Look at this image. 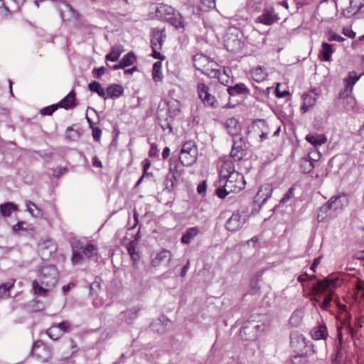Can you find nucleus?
Returning a JSON list of instances; mask_svg holds the SVG:
<instances>
[{
    "label": "nucleus",
    "mask_w": 364,
    "mask_h": 364,
    "mask_svg": "<svg viewBox=\"0 0 364 364\" xmlns=\"http://www.w3.org/2000/svg\"><path fill=\"white\" fill-rule=\"evenodd\" d=\"M344 107L347 110H352L356 105V101L354 97L348 96L343 102Z\"/></svg>",
    "instance_id": "37998d69"
},
{
    "label": "nucleus",
    "mask_w": 364,
    "mask_h": 364,
    "mask_svg": "<svg viewBox=\"0 0 364 364\" xmlns=\"http://www.w3.org/2000/svg\"><path fill=\"white\" fill-rule=\"evenodd\" d=\"M68 168L66 167H62L54 171L53 176L56 178L60 177V176L68 172Z\"/></svg>",
    "instance_id": "4d7b16f0"
},
{
    "label": "nucleus",
    "mask_w": 364,
    "mask_h": 364,
    "mask_svg": "<svg viewBox=\"0 0 364 364\" xmlns=\"http://www.w3.org/2000/svg\"><path fill=\"white\" fill-rule=\"evenodd\" d=\"M18 210L17 205L7 202L0 205V213L4 218L10 217L14 212Z\"/></svg>",
    "instance_id": "5701e85b"
},
{
    "label": "nucleus",
    "mask_w": 364,
    "mask_h": 364,
    "mask_svg": "<svg viewBox=\"0 0 364 364\" xmlns=\"http://www.w3.org/2000/svg\"><path fill=\"white\" fill-rule=\"evenodd\" d=\"M123 52V46L116 45L112 48L110 53L105 56V58L108 61L115 62L119 59Z\"/></svg>",
    "instance_id": "a878e982"
},
{
    "label": "nucleus",
    "mask_w": 364,
    "mask_h": 364,
    "mask_svg": "<svg viewBox=\"0 0 364 364\" xmlns=\"http://www.w3.org/2000/svg\"><path fill=\"white\" fill-rule=\"evenodd\" d=\"M360 76H357L355 75H352L350 73L348 78H346V89L351 91L353 90V85L356 83V82L359 80Z\"/></svg>",
    "instance_id": "58836bf2"
},
{
    "label": "nucleus",
    "mask_w": 364,
    "mask_h": 364,
    "mask_svg": "<svg viewBox=\"0 0 364 364\" xmlns=\"http://www.w3.org/2000/svg\"><path fill=\"white\" fill-rule=\"evenodd\" d=\"M291 362L293 364H305L306 358L301 354H298L291 358Z\"/></svg>",
    "instance_id": "09e8293b"
},
{
    "label": "nucleus",
    "mask_w": 364,
    "mask_h": 364,
    "mask_svg": "<svg viewBox=\"0 0 364 364\" xmlns=\"http://www.w3.org/2000/svg\"><path fill=\"white\" fill-rule=\"evenodd\" d=\"M58 105L56 104L44 107L41 110V114L43 115H51L58 109Z\"/></svg>",
    "instance_id": "c03bdc74"
},
{
    "label": "nucleus",
    "mask_w": 364,
    "mask_h": 364,
    "mask_svg": "<svg viewBox=\"0 0 364 364\" xmlns=\"http://www.w3.org/2000/svg\"><path fill=\"white\" fill-rule=\"evenodd\" d=\"M203 6L208 8H214L215 6V0H200Z\"/></svg>",
    "instance_id": "052dcab7"
},
{
    "label": "nucleus",
    "mask_w": 364,
    "mask_h": 364,
    "mask_svg": "<svg viewBox=\"0 0 364 364\" xmlns=\"http://www.w3.org/2000/svg\"><path fill=\"white\" fill-rule=\"evenodd\" d=\"M301 321V316L300 312L294 311L290 318V323L292 325L297 326Z\"/></svg>",
    "instance_id": "de8ad7c7"
},
{
    "label": "nucleus",
    "mask_w": 364,
    "mask_h": 364,
    "mask_svg": "<svg viewBox=\"0 0 364 364\" xmlns=\"http://www.w3.org/2000/svg\"><path fill=\"white\" fill-rule=\"evenodd\" d=\"M290 346L295 352H302L307 346L305 337L298 331H293L290 333Z\"/></svg>",
    "instance_id": "9d476101"
},
{
    "label": "nucleus",
    "mask_w": 364,
    "mask_h": 364,
    "mask_svg": "<svg viewBox=\"0 0 364 364\" xmlns=\"http://www.w3.org/2000/svg\"><path fill=\"white\" fill-rule=\"evenodd\" d=\"M220 185L215 194L220 198H225L230 193H237L245 188L244 176L235 171L232 160L224 161L220 171Z\"/></svg>",
    "instance_id": "f257e3e1"
},
{
    "label": "nucleus",
    "mask_w": 364,
    "mask_h": 364,
    "mask_svg": "<svg viewBox=\"0 0 364 364\" xmlns=\"http://www.w3.org/2000/svg\"><path fill=\"white\" fill-rule=\"evenodd\" d=\"M159 150L157 149V146L155 144H151L150 150L149 151V156L150 157H154L158 155Z\"/></svg>",
    "instance_id": "13d9d810"
},
{
    "label": "nucleus",
    "mask_w": 364,
    "mask_h": 364,
    "mask_svg": "<svg viewBox=\"0 0 364 364\" xmlns=\"http://www.w3.org/2000/svg\"><path fill=\"white\" fill-rule=\"evenodd\" d=\"M197 191L199 194L203 195L206 191V181H203L200 183L198 184L197 187Z\"/></svg>",
    "instance_id": "6e6d98bb"
},
{
    "label": "nucleus",
    "mask_w": 364,
    "mask_h": 364,
    "mask_svg": "<svg viewBox=\"0 0 364 364\" xmlns=\"http://www.w3.org/2000/svg\"><path fill=\"white\" fill-rule=\"evenodd\" d=\"M165 38L166 34L164 33V31H154L151 40L152 49H161Z\"/></svg>",
    "instance_id": "6ab92c4d"
},
{
    "label": "nucleus",
    "mask_w": 364,
    "mask_h": 364,
    "mask_svg": "<svg viewBox=\"0 0 364 364\" xmlns=\"http://www.w3.org/2000/svg\"><path fill=\"white\" fill-rule=\"evenodd\" d=\"M75 92L74 91H71L58 105L59 107H63L65 109L73 108L75 106Z\"/></svg>",
    "instance_id": "bb28decb"
},
{
    "label": "nucleus",
    "mask_w": 364,
    "mask_h": 364,
    "mask_svg": "<svg viewBox=\"0 0 364 364\" xmlns=\"http://www.w3.org/2000/svg\"><path fill=\"white\" fill-rule=\"evenodd\" d=\"M343 33L350 38H353L355 36V33L349 28H343Z\"/></svg>",
    "instance_id": "bf43d9fd"
},
{
    "label": "nucleus",
    "mask_w": 364,
    "mask_h": 364,
    "mask_svg": "<svg viewBox=\"0 0 364 364\" xmlns=\"http://www.w3.org/2000/svg\"><path fill=\"white\" fill-rule=\"evenodd\" d=\"M186 10L188 16H191L193 15L199 16L201 11V9L199 6L192 3L186 4Z\"/></svg>",
    "instance_id": "e433bc0d"
},
{
    "label": "nucleus",
    "mask_w": 364,
    "mask_h": 364,
    "mask_svg": "<svg viewBox=\"0 0 364 364\" xmlns=\"http://www.w3.org/2000/svg\"><path fill=\"white\" fill-rule=\"evenodd\" d=\"M303 100L304 102L301 106V109L306 112L315 104L316 99L315 97V95L307 93L303 95Z\"/></svg>",
    "instance_id": "cd10ccee"
},
{
    "label": "nucleus",
    "mask_w": 364,
    "mask_h": 364,
    "mask_svg": "<svg viewBox=\"0 0 364 364\" xmlns=\"http://www.w3.org/2000/svg\"><path fill=\"white\" fill-rule=\"evenodd\" d=\"M136 60V56L133 52H129L127 54L123 56V58L121 59L122 63L124 65V66L128 67L134 63V62Z\"/></svg>",
    "instance_id": "4c0bfd02"
},
{
    "label": "nucleus",
    "mask_w": 364,
    "mask_h": 364,
    "mask_svg": "<svg viewBox=\"0 0 364 364\" xmlns=\"http://www.w3.org/2000/svg\"><path fill=\"white\" fill-rule=\"evenodd\" d=\"M171 23L176 28H181L182 27V21L181 19L171 18Z\"/></svg>",
    "instance_id": "338daca9"
},
{
    "label": "nucleus",
    "mask_w": 364,
    "mask_h": 364,
    "mask_svg": "<svg viewBox=\"0 0 364 364\" xmlns=\"http://www.w3.org/2000/svg\"><path fill=\"white\" fill-rule=\"evenodd\" d=\"M240 335L241 338L244 340H255L257 338V333H254L253 330L250 331H247L246 333H242L240 331Z\"/></svg>",
    "instance_id": "49530a36"
},
{
    "label": "nucleus",
    "mask_w": 364,
    "mask_h": 364,
    "mask_svg": "<svg viewBox=\"0 0 364 364\" xmlns=\"http://www.w3.org/2000/svg\"><path fill=\"white\" fill-rule=\"evenodd\" d=\"M300 167L304 173H310L314 168V161L312 159L304 158L301 160Z\"/></svg>",
    "instance_id": "f704fd0d"
},
{
    "label": "nucleus",
    "mask_w": 364,
    "mask_h": 364,
    "mask_svg": "<svg viewBox=\"0 0 364 364\" xmlns=\"http://www.w3.org/2000/svg\"><path fill=\"white\" fill-rule=\"evenodd\" d=\"M227 91L231 97L238 95H247L250 94V90L242 82L237 83L233 86H229L227 88Z\"/></svg>",
    "instance_id": "2eb2a0df"
},
{
    "label": "nucleus",
    "mask_w": 364,
    "mask_h": 364,
    "mask_svg": "<svg viewBox=\"0 0 364 364\" xmlns=\"http://www.w3.org/2000/svg\"><path fill=\"white\" fill-rule=\"evenodd\" d=\"M267 328L268 325L264 321H259L255 322L254 319H252L251 321H248L247 323L241 328V332L242 333H246L247 331L253 330L254 333H257L258 336L259 333L264 331Z\"/></svg>",
    "instance_id": "f8f14e48"
},
{
    "label": "nucleus",
    "mask_w": 364,
    "mask_h": 364,
    "mask_svg": "<svg viewBox=\"0 0 364 364\" xmlns=\"http://www.w3.org/2000/svg\"><path fill=\"white\" fill-rule=\"evenodd\" d=\"M169 323H171V321L164 316H162L153 321L151 323L150 327L153 331L158 333H164Z\"/></svg>",
    "instance_id": "4468645a"
},
{
    "label": "nucleus",
    "mask_w": 364,
    "mask_h": 364,
    "mask_svg": "<svg viewBox=\"0 0 364 364\" xmlns=\"http://www.w3.org/2000/svg\"><path fill=\"white\" fill-rule=\"evenodd\" d=\"M152 77L154 81L159 82L162 79L161 62L156 61L153 65Z\"/></svg>",
    "instance_id": "c9c22d12"
},
{
    "label": "nucleus",
    "mask_w": 364,
    "mask_h": 364,
    "mask_svg": "<svg viewBox=\"0 0 364 364\" xmlns=\"http://www.w3.org/2000/svg\"><path fill=\"white\" fill-rule=\"evenodd\" d=\"M139 311V309H132L128 311H127L124 313V316H126L125 320L127 322H130L132 320L135 319L138 316V312Z\"/></svg>",
    "instance_id": "79ce46f5"
},
{
    "label": "nucleus",
    "mask_w": 364,
    "mask_h": 364,
    "mask_svg": "<svg viewBox=\"0 0 364 364\" xmlns=\"http://www.w3.org/2000/svg\"><path fill=\"white\" fill-rule=\"evenodd\" d=\"M294 191V188L293 187L289 188L282 198L280 200V203L284 204L287 203L293 197Z\"/></svg>",
    "instance_id": "a18cd8bd"
},
{
    "label": "nucleus",
    "mask_w": 364,
    "mask_h": 364,
    "mask_svg": "<svg viewBox=\"0 0 364 364\" xmlns=\"http://www.w3.org/2000/svg\"><path fill=\"white\" fill-rule=\"evenodd\" d=\"M322 50L321 52V58L323 61H329L331 58V55L334 53V50L332 48V45L327 43H322L321 45Z\"/></svg>",
    "instance_id": "2f4dec72"
},
{
    "label": "nucleus",
    "mask_w": 364,
    "mask_h": 364,
    "mask_svg": "<svg viewBox=\"0 0 364 364\" xmlns=\"http://www.w3.org/2000/svg\"><path fill=\"white\" fill-rule=\"evenodd\" d=\"M328 200L332 201L333 211L341 210L348 204V196L344 193L333 196Z\"/></svg>",
    "instance_id": "ddd939ff"
},
{
    "label": "nucleus",
    "mask_w": 364,
    "mask_h": 364,
    "mask_svg": "<svg viewBox=\"0 0 364 364\" xmlns=\"http://www.w3.org/2000/svg\"><path fill=\"white\" fill-rule=\"evenodd\" d=\"M127 250L132 258L133 259H136L138 255L136 253L135 247L132 242H131L127 247Z\"/></svg>",
    "instance_id": "603ef678"
},
{
    "label": "nucleus",
    "mask_w": 364,
    "mask_h": 364,
    "mask_svg": "<svg viewBox=\"0 0 364 364\" xmlns=\"http://www.w3.org/2000/svg\"><path fill=\"white\" fill-rule=\"evenodd\" d=\"M198 233L199 230L197 227L188 228L183 234V243H189Z\"/></svg>",
    "instance_id": "72a5a7b5"
},
{
    "label": "nucleus",
    "mask_w": 364,
    "mask_h": 364,
    "mask_svg": "<svg viewBox=\"0 0 364 364\" xmlns=\"http://www.w3.org/2000/svg\"><path fill=\"white\" fill-rule=\"evenodd\" d=\"M237 124V120L234 117L228 119L225 122V126L228 133L233 137L238 136L237 133L240 130V127Z\"/></svg>",
    "instance_id": "393cba45"
},
{
    "label": "nucleus",
    "mask_w": 364,
    "mask_h": 364,
    "mask_svg": "<svg viewBox=\"0 0 364 364\" xmlns=\"http://www.w3.org/2000/svg\"><path fill=\"white\" fill-rule=\"evenodd\" d=\"M124 92L122 86L117 84H113L109 86L106 90V96L107 98H118Z\"/></svg>",
    "instance_id": "b1692460"
},
{
    "label": "nucleus",
    "mask_w": 364,
    "mask_h": 364,
    "mask_svg": "<svg viewBox=\"0 0 364 364\" xmlns=\"http://www.w3.org/2000/svg\"><path fill=\"white\" fill-rule=\"evenodd\" d=\"M337 281L336 278H325L318 280L313 285L311 301L314 302V306L318 304L323 310H326L331 306L332 296L337 287Z\"/></svg>",
    "instance_id": "f03ea898"
},
{
    "label": "nucleus",
    "mask_w": 364,
    "mask_h": 364,
    "mask_svg": "<svg viewBox=\"0 0 364 364\" xmlns=\"http://www.w3.org/2000/svg\"><path fill=\"white\" fill-rule=\"evenodd\" d=\"M247 220L248 216L245 212L237 210L226 221L225 228L228 231L235 232L242 228Z\"/></svg>",
    "instance_id": "423d86ee"
},
{
    "label": "nucleus",
    "mask_w": 364,
    "mask_h": 364,
    "mask_svg": "<svg viewBox=\"0 0 364 364\" xmlns=\"http://www.w3.org/2000/svg\"><path fill=\"white\" fill-rule=\"evenodd\" d=\"M331 210H333L332 201L328 200L319 208L317 215L318 220L323 222L326 219L328 212Z\"/></svg>",
    "instance_id": "c756f323"
},
{
    "label": "nucleus",
    "mask_w": 364,
    "mask_h": 364,
    "mask_svg": "<svg viewBox=\"0 0 364 364\" xmlns=\"http://www.w3.org/2000/svg\"><path fill=\"white\" fill-rule=\"evenodd\" d=\"M327 336V328L324 325L318 326L312 332V338L314 340L326 339Z\"/></svg>",
    "instance_id": "7c9ffc66"
},
{
    "label": "nucleus",
    "mask_w": 364,
    "mask_h": 364,
    "mask_svg": "<svg viewBox=\"0 0 364 364\" xmlns=\"http://www.w3.org/2000/svg\"><path fill=\"white\" fill-rule=\"evenodd\" d=\"M305 139L315 147L319 146L327 141V138L324 134L317 133L309 134L306 136Z\"/></svg>",
    "instance_id": "412c9836"
},
{
    "label": "nucleus",
    "mask_w": 364,
    "mask_h": 364,
    "mask_svg": "<svg viewBox=\"0 0 364 364\" xmlns=\"http://www.w3.org/2000/svg\"><path fill=\"white\" fill-rule=\"evenodd\" d=\"M225 46L228 50L237 53L243 47V41L237 36L231 33L225 38Z\"/></svg>",
    "instance_id": "9b49d317"
},
{
    "label": "nucleus",
    "mask_w": 364,
    "mask_h": 364,
    "mask_svg": "<svg viewBox=\"0 0 364 364\" xmlns=\"http://www.w3.org/2000/svg\"><path fill=\"white\" fill-rule=\"evenodd\" d=\"M14 283L6 282L0 285V297L9 296V291L13 287Z\"/></svg>",
    "instance_id": "ea45409f"
},
{
    "label": "nucleus",
    "mask_w": 364,
    "mask_h": 364,
    "mask_svg": "<svg viewBox=\"0 0 364 364\" xmlns=\"http://www.w3.org/2000/svg\"><path fill=\"white\" fill-rule=\"evenodd\" d=\"M168 176L170 178H173L175 183L179 182L182 178L180 164L177 160H174L173 158H171L170 161V173Z\"/></svg>",
    "instance_id": "dca6fc26"
},
{
    "label": "nucleus",
    "mask_w": 364,
    "mask_h": 364,
    "mask_svg": "<svg viewBox=\"0 0 364 364\" xmlns=\"http://www.w3.org/2000/svg\"><path fill=\"white\" fill-rule=\"evenodd\" d=\"M247 146L245 139L238 136L233 137L232 150L230 152V160L239 161L246 155Z\"/></svg>",
    "instance_id": "39448f33"
},
{
    "label": "nucleus",
    "mask_w": 364,
    "mask_h": 364,
    "mask_svg": "<svg viewBox=\"0 0 364 364\" xmlns=\"http://www.w3.org/2000/svg\"><path fill=\"white\" fill-rule=\"evenodd\" d=\"M102 136V130L98 127L92 128V136L93 139L96 141H99L100 140Z\"/></svg>",
    "instance_id": "3c124183"
},
{
    "label": "nucleus",
    "mask_w": 364,
    "mask_h": 364,
    "mask_svg": "<svg viewBox=\"0 0 364 364\" xmlns=\"http://www.w3.org/2000/svg\"><path fill=\"white\" fill-rule=\"evenodd\" d=\"M171 259V252L166 250L160 251L152 259V264L154 267L167 264Z\"/></svg>",
    "instance_id": "aec40b11"
},
{
    "label": "nucleus",
    "mask_w": 364,
    "mask_h": 364,
    "mask_svg": "<svg viewBox=\"0 0 364 364\" xmlns=\"http://www.w3.org/2000/svg\"><path fill=\"white\" fill-rule=\"evenodd\" d=\"M251 75L252 79L257 82H262L267 77V73L262 67H258L255 69H252L251 71Z\"/></svg>",
    "instance_id": "473e14b6"
},
{
    "label": "nucleus",
    "mask_w": 364,
    "mask_h": 364,
    "mask_svg": "<svg viewBox=\"0 0 364 364\" xmlns=\"http://www.w3.org/2000/svg\"><path fill=\"white\" fill-rule=\"evenodd\" d=\"M32 355L41 359L43 362H46L51 357L52 351L50 348L46 346V344L38 341L33 344Z\"/></svg>",
    "instance_id": "6e6552de"
},
{
    "label": "nucleus",
    "mask_w": 364,
    "mask_h": 364,
    "mask_svg": "<svg viewBox=\"0 0 364 364\" xmlns=\"http://www.w3.org/2000/svg\"><path fill=\"white\" fill-rule=\"evenodd\" d=\"M58 277V273L55 266H43L40 269L38 280L33 282V289L35 294L46 296L47 292L56 284Z\"/></svg>",
    "instance_id": "7ed1b4c3"
},
{
    "label": "nucleus",
    "mask_w": 364,
    "mask_h": 364,
    "mask_svg": "<svg viewBox=\"0 0 364 364\" xmlns=\"http://www.w3.org/2000/svg\"><path fill=\"white\" fill-rule=\"evenodd\" d=\"M191 153V157H189L188 163L194 164L196 161L198 149L195 143L192 141H188L183 143V158H185V154Z\"/></svg>",
    "instance_id": "f3484780"
},
{
    "label": "nucleus",
    "mask_w": 364,
    "mask_h": 364,
    "mask_svg": "<svg viewBox=\"0 0 364 364\" xmlns=\"http://www.w3.org/2000/svg\"><path fill=\"white\" fill-rule=\"evenodd\" d=\"M198 93L203 104L210 107H216L218 106L217 100L215 96L209 92V87L204 83L198 85Z\"/></svg>",
    "instance_id": "1a4fd4ad"
},
{
    "label": "nucleus",
    "mask_w": 364,
    "mask_h": 364,
    "mask_svg": "<svg viewBox=\"0 0 364 364\" xmlns=\"http://www.w3.org/2000/svg\"><path fill=\"white\" fill-rule=\"evenodd\" d=\"M105 68L104 66H102L99 68L95 69L94 72L96 73L95 77L97 78H100L102 75L105 73Z\"/></svg>",
    "instance_id": "680f3d73"
},
{
    "label": "nucleus",
    "mask_w": 364,
    "mask_h": 364,
    "mask_svg": "<svg viewBox=\"0 0 364 364\" xmlns=\"http://www.w3.org/2000/svg\"><path fill=\"white\" fill-rule=\"evenodd\" d=\"M328 40L329 41H338V42H343V41H345V38L343 37H342L341 36L338 35L336 33H332L329 36Z\"/></svg>",
    "instance_id": "5fc2aeb1"
},
{
    "label": "nucleus",
    "mask_w": 364,
    "mask_h": 364,
    "mask_svg": "<svg viewBox=\"0 0 364 364\" xmlns=\"http://www.w3.org/2000/svg\"><path fill=\"white\" fill-rule=\"evenodd\" d=\"M47 334L53 340H57L61 336L60 330L58 327H55V326L48 329Z\"/></svg>",
    "instance_id": "a19ab883"
},
{
    "label": "nucleus",
    "mask_w": 364,
    "mask_h": 364,
    "mask_svg": "<svg viewBox=\"0 0 364 364\" xmlns=\"http://www.w3.org/2000/svg\"><path fill=\"white\" fill-rule=\"evenodd\" d=\"M203 73L210 77L220 78L221 70L217 63L210 60V63L207 64V67L203 69Z\"/></svg>",
    "instance_id": "a211bd4d"
},
{
    "label": "nucleus",
    "mask_w": 364,
    "mask_h": 364,
    "mask_svg": "<svg viewBox=\"0 0 364 364\" xmlns=\"http://www.w3.org/2000/svg\"><path fill=\"white\" fill-rule=\"evenodd\" d=\"M193 61L196 69L201 71L203 73V69L207 67V64L210 63V59L204 55L197 54L193 56Z\"/></svg>",
    "instance_id": "4be33fe9"
},
{
    "label": "nucleus",
    "mask_w": 364,
    "mask_h": 364,
    "mask_svg": "<svg viewBox=\"0 0 364 364\" xmlns=\"http://www.w3.org/2000/svg\"><path fill=\"white\" fill-rule=\"evenodd\" d=\"M88 87L91 92H96L99 96L104 98L105 100L107 99L106 92L100 82L97 81L92 82L88 85Z\"/></svg>",
    "instance_id": "c85d7f7f"
},
{
    "label": "nucleus",
    "mask_w": 364,
    "mask_h": 364,
    "mask_svg": "<svg viewBox=\"0 0 364 364\" xmlns=\"http://www.w3.org/2000/svg\"><path fill=\"white\" fill-rule=\"evenodd\" d=\"M73 257L72 263L73 264H79L82 263L84 259H90L94 255H97V247L93 244H87L82 245L77 241L72 245Z\"/></svg>",
    "instance_id": "20e7f679"
},
{
    "label": "nucleus",
    "mask_w": 364,
    "mask_h": 364,
    "mask_svg": "<svg viewBox=\"0 0 364 364\" xmlns=\"http://www.w3.org/2000/svg\"><path fill=\"white\" fill-rule=\"evenodd\" d=\"M70 323L68 321H63L55 326V327H58L59 330H60V334L63 335V333L66 332L70 328Z\"/></svg>",
    "instance_id": "8fccbe9b"
},
{
    "label": "nucleus",
    "mask_w": 364,
    "mask_h": 364,
    "mask_svg": "<svg viewBox=\"0 0 364 364\" xmlns=\"http://www.w3.org/2000/svg\"><path fill=\"white\" fill-rule=\"evenodd\" d=\"M279 20L278 14L272 6L266 7L262 9V14L255 19V23L265 26H271Z\"/></svg>",
    "instance_id": "0eeeda50"
},
{
    "label": "nucleus",
    "mask_w": 364,
    "mask_h": 364,
    "mask_svg": "<svg viewBox=\"0 0 364 364\" xmlns=\"http://www.w3.org/2000/svg\"><path fill=\"white\" fill-rule=\"evenodd\" d=\"M321 259V257H316L314 260L313 264L311 266V269L314 272H315V269L316 268L317 265L320 263Z\"/></svg>",
    "instance_id": "774afa93"
},
{
    "label": "nucleus",
    "mask_w": 364,
    "mask_h": 364,
    "mask_svg": "<svg viewBox=\"0 0 364 364\" xmlns=\"http://www.w3.org/2000/svg\"><path fill=\"white\" fill-rule=\"evenodd\" d=\"M100 288V284L98 282L95 281L90 284V291L97 292Z\"/></svg>",
    "instance_id": "0e129e2a"
},
{
    "label": "nucleus",
    "mask_w": 364,
    "mask_h": 364,
    "mask_svg": "<svg viewBox=\"0 0 364 364\" xmlns=\"http://www.w3.org/2000/svg\"><path fill=\"white\" fill-rule=\"evenodd\" d=\"M153 53L152 57L155 59L164 60L165 58L164 55H161L158 50L159 49H152Z\"/></svg>",
    "instance_id": "e2e57ef3"
},
{
    "label": "nucleus",
    "mask_w": 364,
    "mask_h": 364,
    "mask_svg": "<svg viewBox=\"0 0 364 364\" xmlns=\"http://www.w3.org/2000/svg\"><path fill=\"white\" fill-rule=\"evenodd\" d=\"M353 258L359 260H364V250L357 252L354 254Z\"/></svg>",
    "instance_id": "69168bd1"
},
{
    "label": "nucleus",
    "mask_w": 364,
    "mask_h": 364,
    "mask_svg": "<svg viewBox=\"0 0 364 364\" xmlns=\"http://www.w3.org/2000/svg\"><path fill=\"white\" fill-rule=\"evenodd\" d=\"M26 208H27V210L32 215H36L35 213H34V210L37 208V206L36 205L31 202V201H26Z\"/></svg>",
    "instance_id": "864d4df0"
}]
</instances>
